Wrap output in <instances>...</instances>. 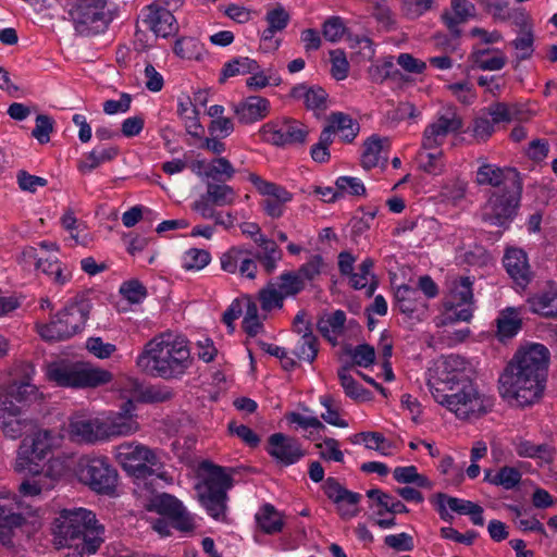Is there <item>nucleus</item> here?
Instances as JSON below:
<instances>
[{
    "label": "nucleus",
    "mask_w": 557,
    "mask_h": 557,
    "mask_svg": "<svg viewBox=\"0 0 557 557\" xmlns=\"http://www.w3.org/2000/svg\"><path fill=\"white\" fill-rule=\"evenodd\" d=\"M114 458L135 480L163 478V463L159 451L136 441L123 442L114 447Z\"/></svg>",
    "instance_id": "obj_5"
},
{
    "label": "nucleus",
    "mask_w": 557,
    "mask_h": 557,
    "mask_svg": "<svg viewBox=\"0 0 557 557\" xmlns=\"http://www.w3.org/2000/svg\"><path fill=\"white\" fill-rule=\"evenodd\" d=\"M265 449L273 459L283 466L294 465L305 456L299 441L283 433L270 435Z\"/></svg>",
    "instance_id": "obj_19"
},
{
    "label": "nucleus",
    "mask_w": 557,
    "mask_h": 557,
    "mask_svg": "<svg viewBox=\"0 0 557 557\" xmlns=\"http://www.w3.org/2000/svg\"><path fill=\"white\" fill-rule=\"evenodd\" d=\"M384 143H387V139L383 140L377 136H371L366 140L361 156V164L364 169L369 170L379 165Z\"/></svg>",
    "instance_id": "obj_45"
},
{
    "label": "nucleus",
    "mask_w": 557,
    "mask_h": 557,
    "mask_svg": "<svg viewBox=\"0 0 557 557\" xmlns=\"http://www.w3.org/2000/svg\"><path fill=\"white\" fill-rule=\"evenodd\" d=\"M450 10L443 12L441 18L454 38L461 37L460 25L475 15V5L468 0H451Z\"/></svg>",
    "instance_id": "obj_28"
},
{
    "label": "nucleus",
    "mask_w": 557,
    "mask_h": 557,
    "mask_svg": "<svg viewBox=\"0 0 557 557\" xmlns=\"http://www.w3.org/2000/svg\"><path fill=\"white\" fill-rule=\"evenodd\" d=\"M262 139L273 146L302 145L309 131L305 124L293 119H281L263 124L259 131Z\"/></svg>",
    "instance_id": "obj_13"
},
{
    "label": "nucleus",
    "mask_w": 557,
    "mask_h": 557,
    "mask_svg": "<svg viewBox=\"0 0 557 557\" xmlns=\"http://www.w3.org/2000/svg\"><path fill=\"white\" fill-rule=\"evenodd\" d=\"M503 264L513 282L525 287L532 280V271L527 253L519 248H509L503 258Z\"/></svg>",
    "instance_id": "obj_27"
},
{
    "label": "nucleus",
    "mask_w": 557,
    "mask_h": 557,
    "mask_svg": "<svg viewBox=\"0 0 557 557\" xmlns=\"http://www.w3.org/2000/svg\"><path fill=\"white\" fill-rule=\"evenodd\" d=\"M438 512L442 519L446 520L448 517V512L446 511V506L458 513L467 515L471 510L474 503L466 499H460L457 497L446 496L444 494H438Z\"/></svg>",
    "instance_id": "obj_49"
},
{
    "label": "nucleus",
    "mask_w": 557,
    "mask_h": 557,
    "mask_svg": "<svg viewBox=\"0 0 557 557\" xmlns=\"http://www.w3.org/2000/svg\"><path fill=\"white\" fill-rule=\"evenodd\" d=\"M337 375L346 396L355 400L369 399V392L347 372L346 368L341 369Z\"/></svg>",
    "instance_id": "obj_53"
},
{
    "label": "nucleus",
    "mask_w": 557,
    "mask_h": 557,
    "mask_svg": "<svg viewBox=\"0 0 557 557\" xmlns=\"http://www.w3.org/2000/svg\"><path fill=\"white\" fill-rule=\"evenodd\" d=\"M395 297L399 310L408 315H412L424 306L419 290L408 285L398 287Z\"/></svg>",
    "instance_id": "obj_39"
},
{
    "label": "nucleus",
    "mask_w": 557,
    "mask_h": 557,
    "mask_svg": "<svg viewBox=\"0 0 557 557\" xmlns=\"http://www.w3.org/2000/svg\"><path fill=\"white\" fill-rule=\"evenodd\" d=\"M256 520L265 533L280 532L283 528L281 513L270 504L262 506L256 515Z\"/></svg>",
    "instance_id": "obj_43"
},
{
    "label": "nucleus",
    "mask_w": 557,
    "mask_h": 557,
    "mask_svg": "<svg viewBox=\"0 0 557 557\" xmlns=\"http://www.w3.org/2000/svg\"><path fill=\"white\" fill-rule=\"evenodd\" d=\"M530 310L544 317H557V289L536 294L528 299Z\"/></svg>",
    "instance_id": "obj_38"
},
{
    "label": "nucleus",
    "mask_w": 557,
    "mask_h": 557,
    "mask_svg": "<svg viewBox=\"0 0 557 557\" xmlns=\"http://www.w3.org/2000/svg\"><path fill=\"white\" fill-rule=\"evenodd\" d=\"M461 127L462 120L456 111L445 110L425 127L422 136V148L425 150L440 148L449 134L459 132Z\"/></svg>",
    "instance_id": "obj_15"
},
{
    "label": "nucleus",
    "mask_w": 557,
    "mask_h": 557,
    "mask_svg": "<svg viewBox=\"0 0 557 557\" xmlns=\"http://www.w3.org/2000/svg\"><path fill=\"white\" fill-rule=\"evenodd\" d=\"M29 505H24L15 495L0 494V542H9L14 528L22 525L24 515H32Z\"/></svg>",
    "instance_id": "obj_16"
},
{
    "label": "nucleus",
    "mask_w": 557,
    "mask_h": 557,
    "mask_svg": "<svg viewBox=\"0 0 557 557\" xmlns=\"http://www.w3.org/2000/svg\"><path fill=\"white\" fill-rule=\"evenodd\" d=\"M67 432L71 440L77 443L94 444L103 441L102 420L98 418L72 417Z\"/></svg>",
    "instance_id": "obj_26"
},
{
    "label": "nucleus",
    "mask_w": 557,
    "mask_h": 557,
    "mask_svg": "<svg viewBox=\"0 0 557 557\" xmlns=\"http://www.w3.org/2000/svg\"><path fill=\"white\" fill-rule=\"evenodd\" d=\"M46 376L58 386L78 388L97 387L112 380V374L107 370L64 361L49 363Z\"/></svg>",
    "instance_id": "obj_7"
},
{
    "label": "nucleus",
    "mask_w": 557,
    "mask_h": 557,
    "mask_svg": "<svg viewBox=\"0 0 557 557\" xmlns=\"http://www.w3.org/2000/svg\"><path fill=\"white\" fill-rule=\"evenodd\" d=\"M235 173L233 164L224 157L213 159L203 171L205 177L213 183H225L232 180Z\"/></svg>",
    "instance_id": "obj_42"
},
{
    "label": "nucleus",
    "mask_w": 557,
    "mask_h": 557,
    "mask_svg": "<svg viewBox=\"0 0 557 557\" xmlns=\"http://www.w3.org/2000/svg\"><path fill=\"white\" fill-rule=\"evenodd\" d=\"M275 284L285 298L294 296L305 288V283L298 273L293 271L282 273Z\"/></svg>",
    "instance_id": "obj_56"
},
{
    "label": "nucleus",
    "mask_w": 557,
    "mask_h": 557,
    "mask_svg": "<svg viewBox=\"0 0 557 557\" xmlns=\"http://www.w3.org/2000/svg\"><path fill=\"white\" fill-rule=\"evenodd\" d=\"M505 181V170L495 164L483 163L476 172V182L480 185L500 186Z\"/></svg>",
    "instance_id": "obj_52"
},
{
    "label": "nucleus",
    "mask_w": 557,
    "mask_h": 557,
    "mask_svg": "<svg viewBox=\"0 0 557 557\" xmlns=\"http://www.w3.org/2000/svg\"><path fill=\"white\" fill-rule=\"evenodd\" d=\"M549 350L542 344L519 349L499 377L500 395L517 406L540 399L547 375Z\"/></svg>",
    "instance_id": "obj_1"
},
{
    "label": "nucleus",
    "mask_w": 557,
    "mask_h": 557,
    "mask_svg": "<svg viewBox=\"0 0 557 557\" xmlns=\"http://www.w3.org/2000/svg\"><path fill=\"white\" fill-rule=\"evenodd\" d=\"M65 471L64 462L59 458H49L44 471L30 472L32 478L24 480L18 487L21 497L41 498L52 491Z\"/></svg>",
    "instance_id": "obj_14"
},
{
    "label": "nucleus",
    "mask_w": 557,
    "mask_h": 557,
    "mask_svg": "<svg viewBox=\"0 0 557 557\" xmlns=\"http://www.w3.org/2000/svg\"><path fill=\"white\" fill-rule=\"evenodd\" d=\"M233 486L232 471L205 460L199 465L195 491L207 513L216 521L226 520L227 492Z\"/></svg>",
    "instance_id": "obj_4"
},
{
    "label": "nucleus",
    "mask_w": 557,
    "mask_h": 557,
    "mask_svg": "<svg viewBox=\"0 0 557 557\" xmlns=\"http://www.w3.org/2000/svg\"><path fill=\"white\" fill-rule=\"evenodd\" d=\"M490 49H482L473 51L471 58L476 65L478 69L482 71H499L502 70L506 63L507 59L503 53H498L497 55L486 59L485 54H487Z\"/></svg>",
    "instance_id": "obj_54"
},
{
    "label": "nucleus",
    "mask_w": 557,
    "mask_h": 557,
    "mask_svg": "<svg viewBox=\"0 0 557 557\" xmlns=\"http://www.w3.org/2000/svg\"><path fill=\"white\" fill-rule=\"evenodd\" d=\"M250 182L265 198H272L273 200H278L281 202H289L293 199L292 193H289L285 187L268 182L256 174L250 175Z\"/></svg>",
    "instance_id": "obj_41"
},
{
    "label": "nucleus",
    "mask_w": 557,
    "mask_h": 557,
    "mask_svg": "<svg viewBox=\"0 0 557 557\" xmlns=\"http://www.w3.org/2000/svg\"><path fill=\"white\" fill-rule=\"evenodd\" d=\"M521 478L522 474L517 468L505 466L502 467L495 475H492L491 470H486L484 480L493 485L502 486L509 491L519 485Z\"/></svg>",
    "instance_id": "obj_40"
},
{
    "label": "nucleus",
    "mask_w": 557,
    "mask_h": 557,
    "mask_svg": "<svg viewBox=\"0 0 557 557\" xmlns=\"http://www.w3.org/2000/svg\"><path fill=\"white\" fill-rule=\"evenodd\" d=\"M221 269L230 274L255 280L258 265L251 250L244 246H233L220 257Z\"/></svg>",
    "instance_id": "obj_18"
},
{
    "label": "nucleus",
    "mask_w": 557,
    "mask_h": 557,
    "mask_svg": "<svg viewBox=\"0 0 557 557\" xmlns=\"http://www.w3.org/2000/svg\"><path fill=\"white\" fill-rule=\"evenodd\" d=\"M255 243L261 250L253 256V259L261 263L267 274L273 273L283 257L281 249L274 240L264 235L256 237Z\"/></svg>",
    "instance_id": "obj_32"
},
{
    "label": "nucleus",
    "mask_w": 557,
    "mask_h": 557,
    "mask_svg": "<svg viewBox=\"0 0 557 557\" xmlns=\"http://www.w3.org/2000/svg\"><path fill=\"white\" fill-rule=\"evenodd\" d=\"M120 293L132 304H139L147 296L146 287L137 280L124 282L120 287Z\"/></svg>",
    "instance_id": "obj_63"
},
{
    "label": "nucleus",
    "mask_w": 557,
    "mask_h": 557,
    "mask_svg": "<svg viewBox=\"0 0 557 557\" xmlns=\"http://www.w3.org/2000/svg\"><path fill=\"white\" fill-rule=\"evenodd\" d=\"M515 199L506 194H493L483 206L481 218L485 223L504 226L511 220L516 209Z\"/></svg>",
    "instance_id": "obj_22"
},
{
    "label": "nucleus",
    "mask_w": 557,
    "mask_h": 557,
    "mask_svg": "<svg viewBox=\"0 0 557 557\" xmlns=\"http://www.w3.org/2000/svg\"><path fill=\"white\" fill-rule=\"evenodd\" d=\"M373 261L370 258L364 259L358 269L349 275V282L355 289H364V294L371 297L376 288V282L371 273Z\"/></svg>",
    "instance_id": "obj_37"
},
{
    "label": "nucleus",
    "mask_w": 557,
    "mask_h": 557,
    "mask_svg": "<svg viewBox=\"0 0 557 557\" xmlns=\"http://www.w3.org/2000/svg\"><path fill=\"white\" fill-rule=\"evenodd\" d=\"M143 21L157 36L168 37L176 33L178 26L172 12L154 2L143 10Z\"/></svg>",
    "instance_id": "obj_23"
},
{
    "label": "nucleus",
    "mask_w": 557,
    "mask_h": 557,
    "mask_svg": "<svg viewBox=\"0 0 557 557\" xmlns=\"http://www.w3.org/2000/svg\"><path fill=\"white\" fill-rule=\"evenodd\" d=\"M496 325L499 341L511 339L522 329L521 309L515 307L503 309L496 319Z\"/></svg>",
    "instance_id": "obj_33"
},
{
    "label": "nucleus",
    "mask_w": 557,
    "mask_h": 557,
    "mask_svg": "<svg viewBox=\"0 0 557 557\" xmlns=\"http://www.w3.org/2000/svg\"><path fill=\"white\" fill-rule=\"evenodd\" d=\"M321 405L325 408V412L321 414V418L331 425L338 428H346L348 424L341 418L338 411V404L331 396L320 397Z\"/></svg>",
    "instance_id": "obj_58"
},
{
    "label": "nucleus",
    "mask_w": 557,
    "mask_h": 557,
    "mask_svg": "<svg viewBox=\"0 0 557 557\" xmlns=\"http://www.w3.org/2000/svg\"><path fill=\"white\" fill-rule=\"evenodd\" d=\"M319 351V342L313 333L300 336L294 349V355L299 359L312 363Z\"/></svg>",
    "instance_id": "obj_48"
},
{
    "label": "nucleus",
    "mask_w": 557,
    "mask_h": 557,
    "mask_svg": "<svg viewBox=\"0 0 557 557\" xmlns=\"http://www.w3.org/2000/svg\"><path fill=\"white\" fill-rule=\"evenodd\" d=\"M103 527L95 513L85 508H65L53 522L54 544L58 547H75L78 555L95 554L103 542Z\"/></svg>",
    "instance_id": "obj_3"
},
{
    "label": "nucleus",
    "mask_w": 557,
    "mask_h": 557,
    "mask_svg": "<svg viewBox=\"0 0 557 557\" xmlns=\"http://www.w3.org/2000/svg\"><path fill=\"white\" fill-rule=\"evenodd\" d=\"M64 442L61 431L40 429L21 442L15 459V470L34 472L40 462L59 450Z\"/></svg>",
    "instance_id": "obj_6"
},
{
    "label": "nucleus",
    "mask_w": 557,
    "mask_h": 557,
    "mask_svg": "<svg viewBox=\"0 0 557 557\" xmlns=\"http://www.w3.org/2000/svg\"><path fill=\"white\" fill-rule=\"evenodd\" d=\"M473 282L470 277L459 276L451 280L445 300L443 323L469 322L473 315Z\"/></svg>",
    "instance_id": "obj_12"
},
{
    "label": "nucleus",
    "mask_w": 557,
    "mask_h": 557,
    "mask_svg": "<svg viewBox=\"0 0 557 557\" xmlns=\"http://www.w3.org/2000/svg\"><path fill=\"white\" fill-rule=\"evenodd\" d=\"M38 398V388L36 385L24 381L14 382L0 389V407H18L17 404H27Z\"/></svg>",
    "instance_id": "obj_29"
},
{
    "label": "nucleus",
    "mask_w": 557,
    "mask_h": 557,
    "mask_svg": "<svg viewBox=\"0 0 557 557\" xmlns=\"http://www.w3.org/2000/svg\"><path fill=\"white\" fill-rule=\"evenodd\" d=\"M215 206L224 207L232 205L236 199V191L230 185L224 183H207V190L205 194Z\"/></svg>",
    "instance_id": "obj_44"
},
{
    "label": "nucleus",
    "mask_w": 557,
    "mask_h": 557,
    "mask_svg": "<svg viewBox=\"0 0 557 557\" xmlns=\"http://www.w3.org/2000/svg\"><path fill=\"white\" fill-rule=\"evenodd\" d=\"M0 426L3 434L16 440L36 429V422L21 411L20 407H0Z\"/></svg>",
    "instance_id": "obj_25"
},
{
    "label": "nucleus",
    "mask_w": 557,
    "mask_h": 557,
    "mask_svg": "<svg viewBox=\"0 0 557 557\" xmlns=\"http://www.w3.org/2000/svg\"><path fill=\"white\" fill-rule=\"evenodd\" d=\"M77 476L90 490L111 495L117 484V472L104 457H82L77 465Z\"/></svg>",
    "instance_id": "obj_11"
},
{
    "label": "nucleus",
    "mask_w": 557,
    "mask_h": 557,
    "mask_svg": "<svg viewBox=\"0 0 557 557\" xmlns=\"http://www.w3.org/2000/svg\"><path fill=\"white\" fill-rule=\"evenodd\" d=\"M323 267L324 260L322 256L313 255L296 272L305 283L306 281H313L317 278L322 273Z\"/></svg>",
    "instance_id": "obj_60"
},
{
    "label": "nucleus",
    "mask_w": 557,
    "mask_h": 557,
    "mask_svg": "<svg viewBox=\"0 0 557 557\" xmlns=\"http://www.w3.org/2000/svg\"><path fill=\"white\" fill-rule=\"evenodd\" d=\"M433 398L461 420L479 418L491 407L490 399L474 384L454 387L447 393L433 395Z\"/></svg>",
    "instance_id": "obj_8"
},
{
    "label": "nucleus",
    "mask_w": 557,
    "mask_h": 557,
    "mask_svg": "<svg viewBox=\"0 0 557 557\" xmlns=\"http://www.w3.org/2000/svg\"><path fill=\"white\" fill-rule=\"evenodd\" d=\"M174 52L184 59H199L202 53V46L196 38L184 37L176 40Z\"/></svg>",
    "instance_id": "obj_57"
},
{
    "label": "nucleus",
    "mask_w": 557,
    "mask_h": 557,
    "mask_svg": "<svg viewBox=\"0 0 557 557\" xmlns=\"http://www.w3.org/2000/svg\"><path fill=\"white\" fill-rule=\"evenodd\" d=\"M191 363L187 339L170 332L150 339L136 359L143 373L164 380L182 377Z\"/></svg>",
    "instance_id": "obj_2"
},
{
    "label": "nucleus",
    "mask_w": 557,
    "mask_h": 557,
    "mask_svg": "<svg viewBox=\"0 0 557 557\" xmlns=\"http://www.w3.org/2000/svg\"><path fill=\"white\" fill-rule=\"evenodd\" d=\"M23 257L30 261H34L36 268L42 273L48 275L54 283L59 285L65 284L70 278V272H65L61 263L57 258L54 259H42L37 258L36 249L28 247L23 251Z\"/></svg>",
    "instance_id": "obj_31"
},
{
    "label": "nucleus",
    "mask_w": 557,
    "mask_h": 557,
    "mask_svg": "<svg viewBox=\"0 0 557 557\" xmlns=\"http://www.w3.org/2000/svg\"><path fill=\"white\" fill-rule=\"evenodd\" d=\"M393 476L398 483H414L418 487H431V482L429 479L419 474L414 466L397 467L393 471Z\"/></svg>",
    "instance_id": "obj_51"
},
{
    "label": "nucleus",
    "mask_w": 557,
    "mask_h": 557,
    "mask_svg": "<svg viewBox=\"0 0 557 557\" xmlns=\"http://www.w3.org/2000/svg\"><path fill=\"white\" fill-rule=\"evenodd\" d=\"M258 69L259 64L256 60L248 57H238L224 64L220 81L224 82L228 77L249 74Z\"/></svg>",
    "instance_id": "obj_46"
},
{
    "label": "nucleus",
    "mask_w": 557,
    "mask_h": 557,
    "mask_svg": "<svg viewBox=\"0 0 557 557\" xmlns=\"http://www.w3.org/2000/svg\"><path fill=\"white\" fill-rule=\"evenodd\" d=\"M335 185L336 189L339 191V197L344 195L361 196L366 193L363 183L357 177L339 176Z\"/></svg>",
    "instance_id": "obj_61"
},
{
    "label": "nucleus",
    "mask_w": 557,
    "mask_h": 557,
    "mask_svg": "<svg viewBox=\"0 0 557 557\" xmlns=\"http://www.w3.org/2000/svg\"><path fill=\"white\" fill-rule=\"evenodd\" d=\"M119 153L115 146H98L85 154L77 163V169L83 174H89L102 163L112 161Z\"/></svg>",
    "instance_id": "obj_34"
},
{
    "label": "nucleus",
    "mask_w": 557,
    "mask_h": 557,
    "mask_svg": "<svg viewBox=\"0 0 557 557\" xmlns=\"http://www.w3.org/2000/svg\"><path fill=\"white\" fill-rule=\"evenodd\" d=\"M243 329L249 336H256L262 329V323L258 315V306L251 300H247Z\"/></svg>",
    "instance_id": "obj_59"
},
{
    "label": "nucleus",
    "mask_w": 557,
    "mask_h": 557,
    "mask_svg": "<svg viewBox=\"0 0 557 557\" xmlns=\"http://www.w3.org/2000/svg\"><path fill=\"white\" fill-rule=\"evenodd\" d=\"M284 299V295L274 283L268 284L259 292L260 306L264 311L282 308Z\"/></svg>",
    "instance_id": "obj_55"
},
{
    "label": "nucleus",
    "mask_w": 557,
    "mask_h": 557,
    "mask_svg": "<svg viewBox=\"0 0 557 557\" xmlns=\"http://www.w3.org/2000/svg\"><path fill=\"white\" fill-rule=\"evenodd\" d=\"M396 72L393 58L388 57L377 61L369 67V76L374 83H383Z\"/></svg>",
    "instance_id": "obj_62"
},
{
    "label": "nucleus",
    "mask_w": 557,
    "mask_h": 557,
    "mask_svg": "<svg viewBox=\"0 0 557 557\" xmlns=\"http://www.w3.org/2000/svg\"><path fill=\"white\" fill-rule=\"evenodd\" d=\"M345 322V312L342 310H336L335 312L319 319L317 326L319 332L329 342L335 345L337 343L338 336L342 334L344 330Z\"/></svg>",
    "instance_id": "obj_36"
},
{
    "label": "nucleus",
    "mask_w": 557,
    "mask_h": 557,
    "mask_svg": "<svg viewBox=\"0 0 557 557\" xmlns=\"http://www.w3.org/2000/svg\"><path fill=\"white\" fill-rule=\"evenodd\" d=\"M238 122L249 125L264 120L271 112V103L261 96H249L232 104Z\"/></svg>",
    "instance_id": "obj_24"
},
{
    "label": "nucleus",
    "mask_w": 557,
    "mask_h": 557,
    "mask_svg": "<svg viewBox=\"0 0 557 557\" xmlns=\"http://www.w3.org/2000/svg\"><path fill=\"white\" fill-rule=\"evenodd\" d=\"M90 301L84 296H77L57 314L70 337L81 332L89 317Z\"/></svg>",
    "instance_id": "obj_21"
},
{
    "label": "nucleus",
    "mask_w": 557,
    "mask_h": 557,
    "mask_svg": "<svg viewBox=\"0 0 557 557\" xmlns=\"http://www.w3.org/2000/svg\"><path fill=\"white\" fill-rule=\"evenodd\" d=\"M323 491L327 498L336 505L338 515L344 520H349L359 513L361 495L345 488L336 479L327 478L323 484Z\"/></svg>",
    "instance_id": "obj_17"
},
{
    "label": "nucleus",
    "mask_w": 557,
    "mask_h": 557,
    "mask_svg": "<svg viewBox=\"0 0 557 557\" xmlns=\"http://www.w3.org/2000/svg\"><path fill=\"white\" fill-rule=\"evenodd\" d=\"M359 129V123L350 115L343 112H333L327 117V124L322 132H326L330 139H333V135L337 134L343 141L351 143L357 137Z\"/></svg>",
    "instance_id": "obj_30"
},
{
    "label": "nucleus",
    "mask_w": 557,
    "mask_h": 557,
    "mask_svg": "<svg viewBox=\"0 0 557 557\" xmlns=\"http://www.w3.org/2000/svg\"><path fill=\"white\" fill-rule=\"evenodd\" d=\"M211 261L210 252L205 249L190 248L182 258V267L187 271H200Z\"/></svg>",
    "instance_id": "obj_50"
},
{
    "label": "nucleus",
    "mask_w": 557,
    "mask_h": 557,
    "mask_svg": "<svg viewBox=\"0 0 557 557\" xmlns=\"http://www.w3.org/2000/svg\"><path fill=\"white\" fill-rule=\"evenodd\" d=\"M134 405L128 399L122 407V411L102 420L103 441L112 437L128 436L139 430V423L132 413Z\"/></svg>",
    "instance_id": "obj_20"
},
{
    "label": "nucleus",
    "mask_w": 557,
    "mask_h": 557,
    "mask_svg": "<svg viewBox=\"0 0 557 557\" xmlns=\"http://www.w3.org/2000/svg\"><path fill=\"white\" fill-rule=\"evenodd\" d=\"M487 112L494 124L512 122L519 119L521 109L517 103L494 102L487 108Z\"/></svg>",
    "instance_id": "obj_47"
},
{
    "label": "nucleus",
    "mask_w": 557,
    "mask_h": 557,
    "mask_svg": "<svg viewBox=\"0 0 557 557\" xmlns=\"http://www.w3.org/2000/svg\"><path fill=\"white\" fill-rule=\"evenodd\" d=\"M478 85L494 98H498L506 87V79L500 75H481L478 77Z\"/></svg>",
    "instance_id": "obj_64"
},
{
    "label": "nucleus",
    "mask_w": 557,
    "mask_h": 557,
    "mask_svg": "<svg viewBox=\"0 0 557 557\" xmlns=\"http://www.w3.org/2000/svg\"><path fill=\"white\" fill-rule=\"evenodd\" d=\"M67 14L75 32L87 37L103 33L111 21L106 0H75Z\"/></svg>",
    "instance_id": "obj_9"
},
{
    "label": "nucleus",
    "mask_w": 557,
    "mask_h": 557,
    "mask_svg": "<svg viewBox=\"0 0 557 557\" xmlns=\"http://www.w3.org/2000/svg\"><path fill=\"white\" fill-rule=\"evenodd\" d=\"M470 374V364L463 357L448 355L436 366L433 373H430L428 380L429 391L433 396L440 393H447L454 387L473 384Z\"/></svg>",
    "instance_id": "obj_10"
},
{
    "label": "nucleus",
    "mask_w": 557,
    "mask_h": 557,
    "mask_svg": "<svg viewBox=\"0 0 557 557\" xmlns=\"http://www.w3.org/2000/svg\"><path fill=\"white\" fill-rule=\"evenodd\" d=\"M290 96L294 99L302 100L309 110L324 109L327 97L325 90L321 87H307L302 84L293 87Z\"/></svg>",
    "instance_id": "obj_35"
}]
</instances>
